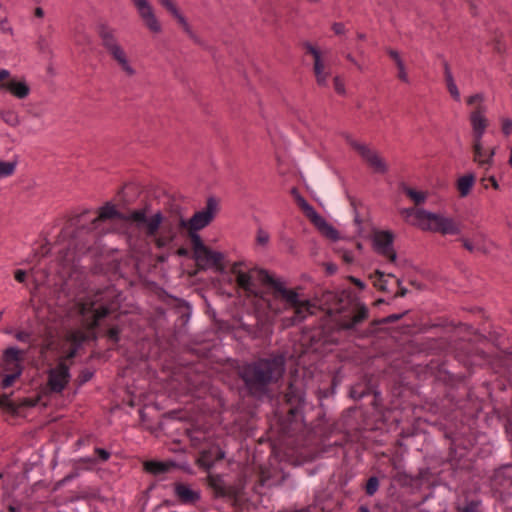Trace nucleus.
<instances>
[{"label": "nucleus", "instance_id": "412c9836", "mask_svg": "<svg viewBox=\"0 0 512 512\" xmlns=\"http://www.w3.org/2000/svg\"><path fill=\"white\" fill-rule=\"evenodd\" d=\"M87 333L82 329L71 330L66 334V342L71 345V349L68 351L66 358H73L76 355L78 348L86 340Z\"/></svg>", "mask_w": 512, "mask_h": 512}, {"label": "nucleus", "instance_id": "3c124183", "mask_svg": "<svg viewBox=\"0 0 512 512\" xmlns=\"http://www.w3.org/2000/svg\"><path fill=\"white\" fill-rule=\"evenodd\" d=\"M462 512H480V511L477 509L476 504L474 502H471L464 507Z\"/></svg>", "mask_w": 512, "mask_h": 512}, {"label": "nucleus", "instance_id": "338daca9", "mask_svg": "<svg viewBox=\"0 0 512 512\" xmlns=\"http://www.w3.org/2000/svg\"><path fill=\"white\" fill-rule=\"evenodd\" d=\"M295 512H311V511L309 508H304V509L297 510Z\"/></svg>", "mask_w": 512, "mask_h": 512}, {"label": "nucleus", "instance_id": "bb28decb", "mask_svg": "<svg viewBox=\"0 0 512 512\" xmlns=\"http://www.w3.org/2000/svg\"><path fill=\"white\" fill-rule=\"evenodd\" d=\"M13 336L18 342L28 344L30 349H34L37 346L33 332L30 330H16L13 332Z\"/></svg>", "mask_w": 512, "mask_h": 512}, {"label": "nucleus", "instance_id": "9d476101", "mask_svg": "<svg viewBox=\"0 0 512 512\" xmlns=\"http://www.w3.org/2000/svg\"><path fill=\"white\" fill-rule=\"evenodd\" d=\"M372 245L374 250L381 256L387 258L389 262L396 264L397 253L394 250V234L388 230H378L372 235Z\"/></svg>", "mask_w": 512, "mask_h": 512}, {"label": "nucleus", "instance_id": "f257e3e1", "mask_svg": "<svg viewBox=\"0 0 512 512\" xmlns=\"http://www.w3.org/2000/svg\"><path fill=\"white\" fill-rule=\"evenodd\" d=\"M284 371L285 360L282 356H278L246 364L241 368L240 375L250 392L260 395L266 391L269 383L280 379Z\"/></svg>", "mask_w": 512, "mask_h": 512}, {"label": "nucleus", "instance_id": "0eeeda50", "mask_svg": "<svg viewBox=\"0 0 512 512\" xmlns=\"http://www.w3.org/2000/svg\"><path fill=\"white\" fill-rule=\"evenodd\" d=\"M192 246L194 259L200 268L208 269L215 267L222 269L221 263L224 259V254L222 252L213 251L205 246L200 235L194 236Z\"/></svg>", "mask_w": 512, "mask_h": 512}, {"label": "nucleus", "instance_id": "39448f33", "mask_svg": "<svg viewBox=\"0 0 512 512\" xmlns=\"http://www.w3.org/2000/svg\"><path fill=\"white\" fill-rule=\"evenodd\" d=\"M99 36L102 45L110 54L117 66L127 77H134L137 74L136 68L133 66L125 49L118 42L114 31L107 26H101Z\"/></svg>", "mask_w": 512, "mask_h": 512}, {"label": "nucleus", "instance_id": "2eb2a0df", "mask_svg": "<svg viewBox=\"0 0 512 512\" xmlns=\"http://www.w3.org/2000/svg\"><path fill=\"white\" fill-rule=\"evenodd\" d=\"M304 46L314 58V73L317 84L322 87H327L330 71L325 69L320 50L309 42L305 43Z\"/></svg>", "mask_w": 512, "mask_h": 512}, {"label": "nucleus", "instance_id": "49530a36", "mask_svg": "<svg viewBox=\"0 0 512 512\" xmlns=\"http://www.w3.org/2000/svg\"><path fill=\"white\" fill-rule=\"evenodd\" d=\"M27 273L24 270L18 269L14 273L15 280L19 283H24L26 280Z\"/></svg>", "mask_w": 512, "mask_h": 512}, {"label": "nucleus", "instance_id": "09e8293b", "mask_svg": "<svg viewBox=\"0 0 512 512\" xmlns=\"http://www.w3.org/2000/svg\"><path fill=\"white\" fill-rule=\"evenodd\" d=\"M298 202L301 207L304 209L306 215L309 217V208H313L303 197H298Z\"/></svg>", "mask_w": 512, "mask_h": 512}, {"label": "nucleus", "instance_id": "4d7b16f0", "mask_svg": "<svg viewBox=\"0 0 512 512\" xmlns=\"http://www.w3.org/2000/svg\"><path fill=\"white\" fill-rule=\"evenodd\" d=\"M35 16H37L39 18L44 16V11H43V9L41 7H37L35 9Z\"/></svg>", "mask_w": 512, "mask_h": 512}, {"label": "nucleus", "instance_id": "aec40b11", "mask_svg": "<svg viewBox=\"0 0 512 512\" xmlns=\"http://www.w3.org/2000/svg\"><path fill=\"white\" fill-rule=\"evenodd\" d=\"M430 211L425 209L405 208L401 211L404 218L413 226L424 230Z\"/></svg>", "mask_w": 512, "mask_h": 512}, {"label": "nucleus", "instance_id": "f3484780", "mask_svg": "<svg viewBox=\"0 0 512 512\" xmlns=\"http://www.w3.org/2000/svg\"><path fill=\"white\" fill-rule=\"evenodd\" d=\"M0 88L17 99H25L31 92L27 81L24 78L18 77H11L8 81L1 83Z\"/></svg>", "mask_w": 512, "mask_h": 512}, {"label": "nucleus", "instance_id": "2f4dec72", "mask_svg": "<svg viewBox=\"0 0 512 512\" xmlns=\"http://www.w3.org/2000/svg\"><path fill=\"white\" fill-rule=\"evenodd\" d=\"M485 96L483 93H475L473 95H470L466 99V103L469 106L476 105V108L473 111H478L481 108L485 110V114H487V107L484 105ZM487 117V115H485Z\"/></svg>", "mask_w": 512, "mask_h": 512}, {"label": "nucleus", "instance_id": "4be33fe9", "mask_svg": "<svg viewBox=\"0 0 512 512\" xmlns=\"http://www.w3.org/2000/svg\"><path fill=\"white\" fill-rule=\"evenodd\" d=\"M176 496L183 503H195L197 502L201 495L199 490H193L190 486L178 483L174 488Z\"/></svg>", "mask_w": 512, "mask_h": 512}, {"label": "nucleus", "instance_id": "5fc2aeb1", "mask_svg": "<svg viewBox=\"0 0 512 512\" xmlns=\"http://www.w3.org/2000/svg\"><path fill=\"white\" fill-rule=\"evenodd\" d=\"M351 281L356 285L358 286L360 289H364L365 288V284L363 281H361L360 279H357V278H351Z\"/></svg>", "mask_w": 512, "mask_h": 512}, {"label": "nucleus", "instance_id": "72a5a7b5", "mask_svg": "<svg viewBox=\"0 0 512 512\" xmlns=\"http://www.w3.org/2000/svg\"><path fill=\"white\" fill-rule=\"evenodd\" d=\"M0 117L6 124L12 127L20 123L18 114L13 110H0Z\"/></svg>", "mask_w": 512, "mask_h": 512}, {"label": "nucleus", "instance_id": "4c0bfd02", "mask_svg": "<svg viewBox=\"0 0 512 512\" xmlns=\"http://www.w3.org/2000/svg\"><path fill=\"white\" fill-rule=\"evenodd\" d=\"M54 347V339L52 335H48L39 346V352L41 355H45L48 351Z\"/></svg>", "mask_w": 512, "mask_h": 512}, {"label": "nucleus", "instance_id": "a18cd8bd", "mask_svg": "<svg viewBox=\"0 0 512 512\" xmlns=\"http://www.w3.org/2000/svg\"><path fill=\"white\" fill-rule=\"evenodd\" d=\"M95 453L102 461H107L110 458V453L103 448H96Z\"/></svg>", "mask_w": 512, "mask_h": 512}, {"label": "nucleus", "instance_id": "052dcab7", "mask_svg": "<svg viewBox=\"0 0 512 512\" xmlns=\"http://www.w3.org/2000/svg\"><path fill=\"white\" fill-rule=\"evenodd\" d=\"M406 293H407V289L402 288V289L400 290V292H398L396 295H397V296H400V297H404V296L406 295Z\"/></svg>", "mask_w": 512, "mask_h": 512}, {"label": "nucleus", "instance_id": "f8f14e48", "mask_svg": "<svg viewBox=\"0 0 512 512\" xmlns=\"http://www.w3.org/2000/svg\"><path fill=\"white\" fill-rule=\"evenodd\" d=\"M69 380V367L64 362H59L56 367L48 371V386L53 392H62Z\"/></svg>", "mask_w": 512, "mask_h": 512}, {"label": "nucleus", "instance_id": "ddd939ff", "mask_svg": "<svg viewBox=\"0 0 512 512\" xmlns=\"http://www.w3.org/2000/svg\"><path fill=\"white\" fill-rule=\"evenodd\" d=\"M137 12L146 25V27L153 33L161 32V24L158 21L154 9L148 0H132Z\"/></svg>", "mask_w": 512, "mask_h": 512}, {"label": "nucleus", "instance_id": "c03bdc74", "mask_svg": "<svg viewBox=\"0 0 512 512\" xmlns=\"http://www.w3.org/2000/svg\"><path fill=\"white\" fill-rule=\"evenodd\" d=\"M345 57L350 63L355 65L360 72L364 71V66L361 63H359L351 53H347Z\"/></svg>", "mask_w": 512, "mask_h": 512}, {"label": "nucleus", "instance_id": "c9c22d12", "mask_svg": "<svg viewBox=\"0 0 512 512\" xmlns=\"http://www.w3.org/2000/svg\"><path fill=\"white\" fill-rule=\"evenodd\" d=\"M501 132L505 137L512 134V118L508 116H502L499 118Z\"/></svg>", "mask_w": 512, "mask_h": 512}, {"label": "nucleus", "instance_id": "f03ea898", "mask_svg": "<svg viewBox=\"0 0 512 512\" xmlns=\"http://www.w3.org/2000/svg\"><path fill=\"white\" fill-rule=\"evenodd\" d=\"M469 122L472 131L471 148L473 162L486 171L494 165L496 147H487L484 144V135L489 126V120L485 116V110L471 111Z\"/></svg>", "mask_w": 512, "mask_h": 512}, {"label": "nucleus", "instance_id": "4468645a", "mask_svg": "<svg viewBox=\"0 0 512 512\" xmlns=\"http://www.w3.org/2000/svg\"><path fill=\"white\" fill-rule=\"evenodd\" d=\"M260 275L262 284H268L272 286L275 291L281 295L282 299L286 303H295L296 291L293 289H288L284 279L273 277L267 270H265V272H260Z\"/></svg>", "mask_w": 512, "mask_h": 512}, {"label": "nucleus", "instance_id": "13d9d810", "mask_svg": "<svg viewBox=\"0 0 512 512\" xmlns=\"http://www.w3.org/2000/svg\"><path fill=\"white\" fill-rule=\"evenodd\" d=\"M5 24H6V20H4L0 23V25L2 26V29L5 31H8L9 33H12V28L11 27L6 28Z\"/></svg>", "mask_w": 512, "mask_h": 512}, {"label": "nucleus", "instance_id": "58836bf2", "mask_svg": "<svg viewBox=\"0 0 512 512\" xmlns=\"http://www.w3.org/2000/svg\"><path fill=\"white\" fill-rule=\"evenodd\" d=\"M379 488V480L377 477H370L366 484V493L372 496Z\"/></svg>", "mask_w": 512, "mask_h": 512}, {"label": "nucleus", "instance_id": "ea45409f", "mask_svg": "<svg viewBox=\"0 0 512 512\" xmlns=\"http://www.w3.org/2000/svg\"><path fill=\"white\" fill-rule=\"evenodd\" d=\"M333 83H334V89L339 95L346 94L345 84L339 76H336L334 78Z\"/></svg>", "mask_w": 512, "mask_h": 512}, {"label": "nucleus", "instance_id": "a878e982", "mask_svg": "<svg viewBox=\"0 0 512 512\" xmlns=\"http://www.w3.org/2000/svg\"><path fill=\"white\" fill-rule=\"evenodd\" d=\"M475 183V176L473 173H467L461 176L457 181V188L461 197L467 196Z\"/></svg>", "mask_w": 512, "mask_h": 512}, {"label": "nucleus", "instance_id": "0e129e2a", "mask_svg": "<svg viewBox=\"0 0 512 512\" xmlns=\"http://www.w3.org/2000/svg\"><path fill=\"white\" fill-rule=\"evenodd\" d=\"M509 152H510V155H509L508 163L512 167V147L509 149Z\"/></svg>", "mask_w": 512, "mask_h": 512}, {"label": "nucleus", "instance_id": "79ce46f5", "mask_svg": "<svg viewBox=\"0 0 512 512\" xmlns=\"http://www.w3.org/2000/svg\"><path fill=\"white\" fill-rule=\"evenodd\" d=\"M0 407L7 410H14V405L9 396L3 395L0 397Z\"/></svg>", "mask_w": 512, "mask_h": 512}, {"label": "nucleus", "instance_id": "37998d69", "mask_svg": "<svg viewBox=\"0 0 512 512\" xmlns=\"http://www.w3.org/2000/svg\"><path fill=\"white\" fill-rule=\"evenodd\" d=\"M256 239L258 244L265 246L269 242V234L264 230H258Z\"/></svg>", "mask_w": 512, "mask_h": 512}, {"label": "nucleus", "instance_id": "cd10ccee", "mask_svg": "<svg viewBox=\"0 0 512 512\" xmlns=\"http://www.w3.org/2000/svg\"><path fill=\"white\" fill-rule=\"evenodd\" d=\"M403 192L415 203H424L427 199V193L424 191L416 190L406 185L402 186Z\"/></svg>", "mask_w": 512, "mask_h": 512}, {"label": "nucleus", "instance_id": "a19ab883", "mask_svg": "<svg viewBox=\"0 0 512 512\" xmlns=\"http://www.w3.org/2000/svg\"><path fill=\"white\" fill-rule=\"evenodd\" d=\"M447 89L451 95V97L457 101V102H460L461 100V94H460V91L456 85V83H450L447 85Z\"/></svg>", "mask_w": 512, "mask_h": 512}, {"label": "nucleus", "instance_id": "b1692460", "mask_svg": "<svg viewBox=\"0 0 512 512\" xmlns=\"http://www.w3.org/2000/svg\"><path fill=\"white\" fill-rule=\"evenodd\" d=\"M118 215L119 213L116 210L115 206L113 204L107 203L106 205L100 208L99 215L93 219L91 223V229L96 230L100 223L104 222L105 220L112 219Z\"/></svg>", "mask_w": 512, "mask_h": 512}, {"label": "nucleus", "instance_id": "f704fd0d", "mask_svg": "<svg viewBox=\"0 0 512 512\" xmlns=\"http://www.w3.org/2000/svg\"><path fill=\"white\" fill-rule=\"evenodd\" d=\"M22 374H19V370L13 373H3V378L1 380V387L3 389H7L11 387L15 381L21 376Z\"/></svg>", "mask_w": 512, "mask_h": 512}, {"label": "nucleus", "instance_id": "7ed1b4c3", "mask_svg": "<svg viewBox=\"0 0 512 512\" xmlns=\"http://www.w3.org/2000/svg\"><path fill=\"white\" fill-rule=\"evenodd\" d=\"M128 219L135 222L147 237L153 238L158 247H163L176 238V231L171 225H162L164 217L160 211L148 215L146 209H139L132 211Z\"/></svg>", "mask_w": 512, "mask_h": 512}, {"label": "nucleus", "instance_id": "6e6d98bb", "mask_svg": "<svg viewBox=\"0 0 512 512\" xmlns=\"http://www.w3.org/2000/svg\"><path fill=\"white\" fill-rule=\"evenodd\" d=\"M109 336L111 339L117 341L118 340V330L114 329V328L110 329Z\"/></svg>", "mask_w": 512, "mask_h": 512}, {"label": "nucleus", "instance_id": "20e7f679", "mask_svg": "<svg viewBox=\"0 0 512 512\" xmlns=\"http://www.w3.org/2000/svg\"><path fill=\"white\" fill-rule=\"evenodd\" d=\"M111 296H114V290L107 289L103 296H99L97 299H91L90 297L85 301L80 299L77 303L73 304L69 315L71 317H79L83 327L92 329L115 308L112 303L110 305L105 304L106 299Z\"/></svg>", "mask_w": 512, "mask_h": 512}, {"label": "nucleus", "instance_id": "de8ad7c7", "mask_svg": "<svg viewBox=\"0 0 512 512\" xmlns=\"http://www.w3.org/2000/svg\"><path fill=\"white\" fill-rule=\"evenodd\" d=\"M332 30L335 32V34H338V35L344 34L345 33V26L341 22H335L332 25Z\"/></svg>", "mask_w": 512, "mask_h": 512}, {"label": "nucleus", "instance_id": "6ab92c4d", "mask_svg": "<svg viewBox=\"0 0 512 512\" xmlns=\"http://www.w3.org/2000/svg\"><path fill=\"white\" fill-rule=\"evenodd\" d=\"M290 307H292L295 311V316L287 319V325H294L298 322L303 321L308 314L311 313V302L308 299L300 298V295L296 292V301L295 303H287Z\"/></svg>", "mask_w": 512, "mask_h": 512}, {"label": "nucleus", "instance_id": "8fccbe9b", "mask_svg": "<svg viewBox=\"0 0 512 512\" xmlns=\"http://www.w3.org/2000/svg\"><path fill=\"white\" fill-rule=\"evenodd\" d=\"M445 80H446V85H448L450 83H455L453 75H452L447 64L445 65Z\"/></svg>", "mask_w": 512, "mask_h": 512}, {"label": "nucleus", "instance_id": "9b49d317", "mask_svg": "<svg viewBox=\"0 0 512 512\" xmlns=\"http://www.w3.org/2000/svg\"><path fill=\"white\" fill-rule=\"evenodd\" d=\"M349 143L375 172L384 174L388 171V166L378 151L352 139H349Z\"/></svg>", "mask_w": 512, "mask_h": 512}, {"label": "nucleus", "instance_id": "774afa93", "mask_svg": "<svg viewBox=\"0 0 512 512\" xmlns=\"http://www.w3.org/2000/svg\"><path fill=\"white\" fill-rule=\"evenodd\" d=\"M92 376L91 373H88L87 375L84 376V381H87L90 379V377Z\"/></svg>", "mask_w": 512, "mask_h": 512}, {"label": "nucleus", "instance_id": "a211bd4d", "mask_svg": "<svg viewBox=\"0 0 512 512\" xmlns=\"http://www.w3.org/2000/svg\"><path fill=\"white\" fill-rule=\"evenodd\" d=\"M309 219L315 227L327 238L336 241L339 239L338 231L329 224L314 208H309Z\"/></svg>", "mask_w": 512, "mask_h": 512}, {"label": "nucleus", "instance_id": "69168bd1", "mask_svg": "<svg viewBox=\"0 0 512 512\" xmlns=\"http://www.w3.org/2000/svg\"><path fill=\"white\" fill-rule=\"evenodd\" d=\"M307 1H308L309 3H311V4H315V5L320 4V3L322 2V0H307Z\"/></svg>", "mask_w": 512, "mask_h": 512}, {"label": "nucleus", "instance_id": "680f3d73", "mask_svg": "<svg viewBox=\"0 0 512 512\" xmlns=\"http://www.w3.org/2000/svg\"><path fill=\"white\" fill-rule=\"evenodd\" d=\"M327 270L329 271V273L332 274V273L336 272V267L334 265H328Z\"/></svg>", "mask_w": 512, "mask_h": 512}, {"label": "nucleus", "instance_id": "603ef678", "mask_svg": "<svg viewBox=\"0 0 512 512\" xmlns=\"http://www.w3.org/2000/svg\"><path fill=\"white\" fill-rule=\"evenodd\" d=\"M161 4L169 11L176 5L171 0H159Z\"/></svg>", "mask_w": 512, "mask_h": 512}, {"label": "nucleus", "instance_id": "423d86ee", "mask_svg": "<svg viewBox=\"0 0 512 512\" xmlns=\"http://www.w3.org/2000/svg\"><path fill=\"white\" fill-rule=\"evenodd\" d=\"M217 208V201L214 198H209L206 207L194 213L190 219L180 218L179 227L188 231L191 242H194L195 235H199V230L205 228L212 222L216 215Z\"/></svg>", "mask_w": 512, "mask_h": 512}, {"label": "nucleus", "instance_id": "bf43d9fd", "mask_svg": "<svg viewBox=\"0 0 512 512\" xmlns=\"http://www.w3.org/2000/svg\"><path fill=\"white\" fill-rule=\"evenodd\" d=\"M344 260L346 262H348V263L352 262L353 261V256L351 254L346 253V254H344Z\"/></svg>", "mask_w": 512, "mask_h": 512}, {"label": "nucleus", "instance_id": "864d4df0", "mask_svg": "<svg viewBox=\"0 0 512 512\" xmlns=\"http://www.w3.org/2000/svg\"><path fill=\"white\" fill-rule=\"evenodd\" d=\"M487 179L494 189H499V183L494 176H489Z\"/></svg>", "mask_w": 512, "mask_h": 512}, {"label": "nucleus", "instance_id": "6e6552de", "mask_svg": "<svg viewBox=\"0 0 512 512\" xmlns=\"http://www.w3.org/2000/svg\"><path fill=\"white\" fill-rule=\"evenodd\" d=\"M242 263L236 262L231 267V273L235 276L237 285L250 295L258 294L257 282L261 283L260 272H265L264 269L252 268L249 270H242Z\"/></svg>", "mask_w": 512, "mask_h": 512}, {"label": "nucleus", "instance_id": "5701e85b", "mask_svg": "<svg viewBox=\"0 0 512 512\" xmlns=\"http://www.w3.org/2000/svg\"><path fill=\"white\" fill-rule=\"evenodd\" d=\"M386 52L391 57V59L395 62V65L398 69L397 76H398L399 80L406 84H409L410 83L409 76H408V73L406 70L404 60L402 59L400 53L397 50H394L391 48H388L386 50Z\"/></svg>", "mask_w": 512, "mask_h": 512}, {"label": "nucleus", "instance_id": "e433bc0d", "mask_svg": "<svg viewBox=\"0 0 512 512\" xmlns=\"http://www.w3.org/2000/svg\"><path fill=\"white\" fill-rule=\"evenodd\" d=\"M368 314V310L366 308H361L357 314H355L350 323L344 325L345 328H352L356 324L360 323L364 318H366Z\"/></svg>", "mask_w": 512, "mask_h": 512}, {"label": "nucleus", "instance_id": "393cba45", "mask_svg": "<svg viewBox=\"0 0 512 512\" xmlns=\"http://www.w3.org/2000/svg\"><path fill=\"white\" fill-rule=\"evenodd\" d=\"M174 466H176V464L173 462L146 461L144 463L145 470L154 475L166 473L170 470L171 467Z\"/></svg>", "mask_w": 512, "mask_h": 512}, {"label": "nucleus", "instance_id": "e2e57ef3", "mask_svg": "<svg viewBox=\"0 0 512 512\" xmlns=\"http://www.w3.org/2000/svg\"><path fill=\"white\" fill-rule=\"evenodd\" d=\"M357 38H358L359 40H365V39H366V35H365L364 33H358V34H357Z\"/></svg>", "mask_w": 512, "mask_h": 512}, {"label": "nucleus", "instance_id": "c85d7f7f", "mask_svg": "<svg viewBox=\"0 0 512 512\" xmlns=\"http://www.w3.org/2000/svg\"><path fill=\"white\" fill-rule=\"evenodd\" d=\"M387 278H394V275L392 273L385 274L379 270L375 271L374 275L372 276L374 286L379 290L387 291Z\"/></svg>", "mask_w": 512, "mask_h": 512}, {"label": "nucleus", "instance_id": "1a4fd4ad", "mask_svg": "<svg viewBox=\"0 0 512 512\" xmlns=\"http://www.w3.org/2000/svg\"><path fill=\"white\" fill-rule=\"evenodd\" d=\"M427 216L428 219L423 231L437 232L442 235L458 236L461 234V223L454 218L434 212H429Z\"/></svg>", "mask_w": 512, "mask_h": 512}, {"label": "nucleus", "instance_id": "dca6fc26", "mask_svg": "<svg viewBox=\"0 0 512 512\" xmlns=\"http://www.w3.org/2000/svg\"><path fill=\"white\" fill-rule=\"evenodd\" d=\"M2 370L3 373H13L19 370V374H22V352L17 346H11L4 350Z\"/></svg>", "mask_w": 512, "mask_h": 512}, {"label": "nucleus", "instance_id": "473e14b6", "mask_svg": "<svg viewBox=\"0 0 512 512\" xmlns=\"http://www.w3.org/2000/svg\"><path fill=\"white\" fill-rule=\"evenodd\" d=\"M459 241L462 243L463 247L471 253L476 251L486 252V249L484 248L480 241H474L467 237H460Z\"/></svg>", "mask_w": 512, "mask_h": 512}, {"label": "nucleus", "instance_id": "7c9ffc66", "mask_svg": "<svg viewBox=\"0 0 512 512\" xmlns=\"http://www.w3.org/2000/svg\"><path fill=\"white\" fill-rule=\"evenodd\" d=\"M169 12L177 19L178 23L183 28L184 32L187 33L190 37L194 36L193 30L191 28V25L185 18V16L179 11L177 6L173 7Z\"/></svg>", "mask_w": 512, "mask_h": 512}, {"label": "nucleus", "instance_id": "c756f323", "mask_svg": "<svg viewBox=\"0 0 512 512\" xmlns=\"http://www.w3.org/2000/svg\"><path fill=\"white\" fill-rule=\"evenodd\" d=\"M17 165V159H13L10 161L0 160V178H7L12 176L16 171Z\"/></svg>", "mask_w": 512, "mask_h": 512}]
</instances>
